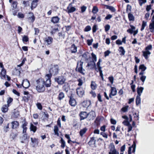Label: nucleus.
I'll list each match as a JSON object with an SVG mask.
<instances>
[{"label": "nucleus", "instance_id": "3c124183", "mask_svg": "<svg viewBox=\"0 0 154 154\" xmlns=\"http://www.w3.org/2000/svg\"><path fill=\"white\" fill-rule=\"evenodd\" d=\"M129 107L128 106H126L123 107L121 110L122 111L124 112H127L128 110V109Z\"/></svg>", "mask_w": 154, "mask_h": 154}, {"label": "nucleus", "instance_id": "4c0bfd02", "mask_svg": "<svg viewBox=\"0 0 154 154\" xmlns=\"http://www.w3.org/2000/svg\"><path fill=\"white\" fill-rule=\"evenodd\" d=\"M139 69H141L142 71H145L146 69V67L144 64H142L139 66Z\"/></svg>", "mask_w": 154, "mask_h": 154}, {"label": "nucleus", "instance_id": "aec40b11", "mask_svg": "<svg viewBox=\"0 0 154 154\" xmlns=\"http://www.w3.org/2000/svg\"><path fill=\"white\" fill-rule=\"evenodd\" d=\"M90 100H86L84 101L82 103V105L84 107L87 108L91 105Z\"/></svg>", "mask_w": 154, "mask_h": 154}, {"label": "nucleus", "instance_id": "0e129e2a", "mask_svg": "<svg viewBox=\"0 0 154 154\" xmlns=\"http://www.w3.org/2000/svg\"><path fill=\"white\" fill-rule=\"evenodd\" d=\"M13 99L12 98L10 97H8V100H7V104H8L9 105V104L11 103L12 102V101H13Z\"/></svg>", "mask_w": 154, "mask_h": 154}, {"label": "nucleus", "instance_id": "79ce46f5", "mask_svg": "<svg viewBox=\"0 0 154 154\" xmlns=\"http://www.w3.org/2000/svg\"><path fill=\"white\" fill-rule=\"evenodd\" d=\"M37 2L35 1H33L31 3V9H33V8H35L37 5Z\"/></svg>", "mask_w": 154, "mask_h": 154}, {"label": "nucleus", "instance_id": "052dcab7", "mask_svg": "<svg viewBox=\"0 0 154 154\" xmlns=\"http://www.w3.org/2000/svg\"><path fill=\"white\" fill-rule=\"evenodd\" d=\"M30 98V95L28 94L26 95L23 97V99L25 101H27Z\"/></svg>", "mask_w": 154, "mask_h": 154}, {"label": "nucleus", "instance_id": "39448f33", "mask_svg": "<svg viewBox=\"0 0 154 154\" xmlns=\"http://www.w3.org/2000/svg\"><path fill=\"white\" fill-rule=\"evenodd\" d=\"M51 77V75L49 74H47L45 77V86L47 87H50L51 84V82L50 79Z\"/></svg>", "mask_w": 154, "mask_h": 154}, {"label": "nucleus", "instance_id": "412c9836", "mask_svg": "<svg viewBox=\"0 0 154 154\" xmlns=\"http://www.w3.org/2000/svg\"><path fill=\"white\" fill-rule=\"evenodd\" d=\"M96 66L95 63L91 61L88 64L87 66L89 67L90 69H91L95 67Z\"/></svg>", "mask_w": 154, "mask_h": 154}, {"label": "nucleus", "instance_id": "8fccbe9b", "mask_svg": "<svg viewBox=\"0 0 154 154\" xmlns=\"http://www.w3.org/2000/svg\"><path fill=\"white\" fill-rule=\"evenodd\" d=\"M134 118L135 120H139V115L136 113L133 114Z\"/></svg>", "mask_w": 154, "mask_h": 154}, {"label": "nucleus", "instance_id": "49530a36", "mask_svg": "<svg viewBox=\"0 0 154 154\" xmlns=\"http://www.w3.org/2000/svg\"><path fill=\"white\" fill-rule=\"evenodd\" d=\"M146 25V23L144 21H143L142 22V27L140 29L141 31H143L144 29V28Z\"/></svg>", "mask_w": 154, "mask_h": 154}, {"label": "nucleus", "instance_id": "9d476101", "mask_svg": "<svg viewBox=\"0 0 154 154\" xmlns=\"http://www.w3.org/2000/svg\"><path fill=\"white\" fill-rule=\"evenodd\" d=\"M110 151L109 154H119L118 152L116 150L114 145L111 144L109 146Z\"/></svg>", "mask_w": 154, "mask_h": 154}, {"label": "nucleus", "instance_id": "680f3d73", "mask_svg": "<svg viewBox=\"0 0 154 154\" xmlns=\"http://www.w3.org/2000/svg\"><path fill=\"white\" fill-rule=\"evenodd\" d=\"M9 124L8 123L6 125H5L4 127V131L6 132H7L8 131V128H9Z\"/></svg>", "mask_w": 154, "mask_h": 154}, {"label": "nucleus", "instance_id": "423d86ee", "mask_svg": "<svg viewBox=\"0 0 154 154\" xmlns=\"http://www.w3.org/2000/svg\"><path fill=\"white\" fill-rule=\"evenodd\" d=\"M55 80L59 85H62L64 83L66 79L64 76H61L55 78Z\"/></svg>", "mask_w": 154, "mask_h": 154}, {"label": "nucleus", "instance_id": "e2e57ef3", "mask_svg": "<svg viewBox=\"0 0 154 154\" xmlns=\"http://www.w3.org/2000/svg\"><path fill=\"white\" fill-rule=\"evenodd\" d=\"M91 29V26H86L85 29V31L86 32H88L90 31Z\"/></svg>", "mask_w": 154, "mask_h": 154}, {"label": "nucleus", "instance_id": "e433bc0d", "mask_svg": "<svg viewBox=\"0 0 154 154\" xmlns=\"http://www.w3.org/2000/svg\"><path fill=\"white\" fill-rule=\"evenodd\" d=\"M91 88L93 90H95L97 88V85L94 82H92L91 85Z\"/></svg>", "mask_w": 154, "mask_h": 154}, {"label": "nucleus", "instance_id": "f03ea898", "mask_svg": "<svg viewBox=\"0 0 154 154\" xmlns=\"http://www.w3.org/2000/svg\"><path fill=\"white\" fill-rule=\"evenodd\" d=\"M152 48V46L150 45L146 47L145 51H142L143 55L145 59L147 60L148 59V55L151 54V52L149 51L151 50Z\"/></svg>", "mask_w": 154, "mask_h": 154}, {"label": "nucleus", "instance_id": "58836bf2", "mask_svg": "<svg viewBox=\"0 0 154 154\" xmlns=\"http://www.w3.org/2000/svg\"><path fill=\"white\" fill-rule=\"evenodd\" d=\"M17 16L19 18L23 19L25 17V15L22 12H19L17 14Z\"/></svg>", "mask_w": 154, "mask_h": 154}, {"label": "nucleus", "instance_id": "c85d7f7f", "mask_svg": "<svg viewBox=\"0 0 154 154\" xmlns=\"http://www.w3.org/2000/svg\"><path fill=\"white\" fill-rule=\"evenodd\" d=\"M59 129L58 127L57 126H54V134L57 135V136H59V134L58 133Z\"/></svg>", "mask_w": 154, "mask_h": 154}, {"label": "nucleus", "instance_id": "09e8293b", "mask_svg": "<svg viewBox=\"0 0 154 154\" xmlns=\"http://www.w3.org/2000/svg\"><path fill=\"white\" fill-rule=\"evenodd\" d=\"M58 31H59V30L58 28H54L51 32V33L52 35Z\"/></svg>", "mask_w": 154, "mask_h": 154}, {"label": "nucleus", "instance_id": "6ab92c4d", "mask_svg": "<svg viewBox=\"0 0 154 154\" xmlns=\"http://www.w3.org/2000/svg\"><path fill=\"white\" fill-rule=\"evenodd\" d=\"M60 18L58 16L53 17L51 18V21L53 23H57L59 22Z\"/></svg>", "mask_w": 154, "mask_h": 154}, {"label": "nucleus", "instance_id": "7c9ffc66", "mask_svg": "<svg viewBox=\"0 0 154 154\" xmlns=\"http://www.w3.org/2000/svg\"><path fill=\"white\" fill-rule=\"evenodd\" d=\"M87 130V129L86 128H85L81 130L80 131V136L82 137L84 134H85Z\"/></svg>", "mask_w": 154, "mask_h": 154}, {"label": "nucleus", "instance_id": "a19ab883", "mask_svg": "<svg viewBox=\"0 0 154 154\" xmlns=\"http://www.w3.org/2000/svg\"><path fill=\"white\" fill-rule=\"evenodd\" d=\"M107 8L110 10L112 12H114L116 11V9L115 8L110 6H107Z\"/></svg>", "mask_w": 154, "mask_h": 154}, {"label": "nucleus", "instance_id": "f8f14e48", "mask_svg": "<svg viewBox=\"0 0 154 154\" xmlns=\"http://www.w3.org/2000/svg\"><path fill=\"white\" fill-rule=\"evenodd\" d=\"M22 85L26 88H28L30 85L29 81L27 79H24L22 83Z\"/></svg>", "mask_w": 154, "mask_h": 154}, {"label": "nucleus", "instance_id": "1a4fd4ad", "mask_svg": "<svg viewBox=\"0 0 154 154\" xmlns=\"http://www.w3.org/2000/svg\"><path fill=\"white\" fill-rule=\"evenodd\" d=\"M95 112L91 111L88 114L87 119L89 121L93 120L95 117Z\"/></svg>", "mask_w": 154, "mask_h": 154}, {"label": "nucleus", "instance_id": "c756f323", "mask_svg": "<svg viewBox=\"0 0 154 154\" xmlns=\"http://www.w3.org/2000/svg\"><path fill=\"white\" fill-rule=\"evenodd\" d=\"M30 129L31 131H32L34 133H35L36 131L37 128L36 126H34L32 123H31Z\"/></svg>", "mask_w": 154, "mask_h": 154}, {"label": "nucleus", "instance_id": "864d4df0", "mask_svg": "<svg viewBox=\"0 0 154 154\" xmlns=\"http://www.w3.org/2000/svg\"><path fill=\"white\" fill-rule=\"evenodd\" d=\"M23 42H27L29 40V38L27 36L24 35L23 38Z\"/></svg>", "mask_w": 154, "mask_h": 154}, {"label": "nucleus", "instance_id": "a18cd8bd", "mask_svg": "<svg viewBox=\"0 0 154 154\" xmlns=\"http://www.w3.org/2000/svg\"><path fill=\"white\" fill-rule=\"evenodd\" d=\"M17 1L13 2L12 5V6L13 7V8L15 9L17 8Z\"/></svg>", "mask_w": 154, "mask_h": 154}, {"label": "nucleus", "instance_id": "f257e3e1", "mask_svg": "<svg viewBox=\"0 0 154 154\" xmlns=\"http://www.w3.org/2000/svg\"><path fill=\"white\" fill-rule=\"evenodd\" d=\"M36 82L37 84L36 86V90L39 92L44 91L45 90V80L39 79L36 81Z\"/></svg>", "mask_w": 154, "mask_h": 154}, {"label": "nucleus", "instance_id": "9b49d317", "mask_svg": "<svg viewBox=\"0 0 154 154\" xmlns=\"http://www.w3.org/2000/svg\"><path fill=\"white\" fill-rule=\"evenodd\" d=\"M90 58V56L88 53L86 52L84 53L82 55V60L85 61L86 62L88 61V60Z\"/></svg>", "mask_w": 154, "mask_h": 154}, {"label": "nucleus", "instance_id": "f3484780", "mask_svg": "<svg viewBox=\"0 0 154 154\" xmlns=\"http://www.w3.org/2000/svg\"><path fill=\"white\" fill-rule=\"evenodd\" d=\"M53 41V39L51 37L48 36L45 38V42L47 43L48 45H49L52 43Z\"/></svg>", "mask_w": 154, "mask_h": 154}, {"label": "nucleus", "instance_id": "a878e982", "mask_svg": "<svg viewBox=\"0 0 154 154\" xmlns=\"http://www.w3.org/2000/svg\"><path fill=\"white\" fill-rule=\"evenodd\" d=\"M144 89V88L143 87H138L137 88V93L138 96H140L141 94L142 93Z\"/></svg>", "mask_w": 154, "mask_h": 154}, {"label": "nucleus", "instance_id": "5701e85b", "mask_svg": "<svg viewBox=\"0 0 154 154\" xmlns=\"http://www.w3.org/2000/svg\"><path fill=\"white\" fill-rule=\"evenodd\" d=\"M11 124H12V129L16 128L19 125V122L17 121L12 122Z\"/></svg>", "mask_w": 154, "mask_h": 154}, {"label": "nucleus", "instance_id": "338daca9", "mask_svg": "<svg viewBox=\"0 0 154 154\" xmlns=\"http://www.w3.org/2000/svg\"><path fill=\"white\" fill-rule=\"evenodd\" d=\"M123 124L125 125L128 126L130 124V123L129 122H128L127 120H125L123 122Z\"/></svg>", "mask_w": 154, "mask_h": 154}, {"label": "nucleus", "instance_id": "69168bd1", "mask_svg": "<svg viewBox=\"0 0 154 154\" xmlns=\"http://www.w3.org/2000/svg\"><path fill=\"white\" fill-rule=\"evenodd\" d=\"M110 26L109 25L107 24L105 26V29L106 32H107L110 29Z\"/></svg>", "mask_w": 154, "mask_h": 154}, {"label": "nucleus", "instance_id": "774afa93", "mask_svg": "<svg viewBox=\"0 0 154 154\" xmlns=\"http://www.w3.org/2000/svg\"><path fill=\"white\" fill-rule=\"evenodd\" d=\"M108 79L112 84L113 83L114 78L113 76H110L108 78Z\"/></svg>", "mask_w": 154, "mask_h": 154}, {"label": "nucleus", "instance_id": "6e6d98bb", "mask_svg": "<svg viewBox=\"0 0 154 154\" xmlns=\"http://www.w3.org/2000/svg\"><path fill=\"white\" fill-rule=\"evenodd\" d=\"M139 1V4L140 6H142L143 4L146 2V0H138Z\"/></svg>", "mask_w": 154, "mask_h": 154}, {"label": "nucleus", "instance_id": "7ed1b4c3", "mask_svg": "<svg viewBox=\"0 0 154 154\" xmlns=\"http://www.w3.org/2000/svg\"><path fill=\"white\" fill-rule=\"evenodd\" d=\"M59 70V66L58 65H52L49 70L50 74L51 76V75H57L58 73Z\"/></svg>", "mask_w": 154, "mask_h": 154}, {"label": "nucleus", "instance_id": "f704fd0d", "mask_svg": "<svg viewBox=\"0 0 154 154\" xmlns=\"http://www.w3.org/2000/svg\"><path fill=\"white\" fill-rule=\"evenodd\" d=\"M91 56L92 57V60L91 61L92 62H94V63H95V62L97 61V58L96 55L94 54L93 53L91 54Z\"/></svg>", "mask_w": 154, "mask_h": 154}, {"label": "nucleus", "instance_id": "393cba45", "mask_svg": "<svg viewBox=\"0 0 154 154\" xmlns=\"http://www.w3.org/2000/svg\"><path fill=\"white\" fill-rule=\"evenodd\" d=\"M24 135L21 138V142L22 143H24L27 139V134H24Z\"/></svg>", "mask_w": 154, "mask_h": 154}, {"label": "nucleus", "instance_id": "ea45409f", "mask_svg": "<svg viewBox=\"0 0 154 154\" xmlns=\"http://www.w3.org/2000/svg\"><path fill=\"white\" fill-rule=\"evenodd\" d=\"M128 17L129 20L130 21L134 20V17L133 15L131 13H129L128 14Z\"/></svg>", "mask_w": 154, "mask_h": 154}, {"label": "nucleus", "instance_id": "603ef678", "mask_svg": "<svg viewBox=\"0 0 154 154\" xmlns=\"http://www.w3.org/2000/svg\"><path fill=\"white\" fill-rule=\"evenodd\" d=\"M102 62V60L101 59H99L98 60V61L97 63V66L98 69H100V68H101V69H102L101 67L100 66V63Z\"/></svg>", "mask_w": 154, "mask_h": 154}, {"label": "nucleus", "instance_id": "37998d69", "mask_svg": "<svg viewBox=\"0 0 154 154\" xmlns=\"http://www.w3.org/2000/svg\"><path fill=\"white\" fill-rule=\"evenodd\" d=\"M13 114V116L14 118H17L19 116V112L17 111H14Z\"/></svg>", "mask_w": 154, "mask_h": 154}, {"label": "nucleus", "instance_id": "473e14b6", "mask_svg": "<svg viewBox=\"0 0 154 154\" xmlns=\"http://www.w3.org/2000/svg\"><path fill=\"white\" fill-rule=\"evenodd\" d=\"M6 72V70L4 68H3V69H2L1 72V75H2V76L4 78H5V77Z\"/></svg>", "mask_w": 154, "mask_h": 154}, {"label": "nucleus", "instance_id": "4d7b16f0", "mask_svg": "<svg viewBox=\"0 0 154 154\" xmlns=\"http://www.w3.org/2000/svg\"><path fill=\"white\" fill-rule=\"evenodd\" d=\"M133 81H132V83L131 84V88L132 89V91L133 92H134L135 91V86L134 85H132L133 83Z\"/></svg>", "mask_w": 154, "mask_h": 154}, {"label": "nucleus", "instance_id": "cd10ccee", "mask_svg": "<svg viewBox=\"0 0 154 154\" xmlns=\"http://www.w3.org/2000/svg\"><path fill=\"white\" fill-rule=\"evenodd\" d=\"M95 142L96 140H95L94 137H92L91 138L88 143L89 145L91 146L94 144L95 143Z\"/></svg>", "mask_w": 154, "mask_h": 154}, {"label": "nucleus", "instance_id": "c03bdc74", "mask_svg": "<svg viewBox=\"0 0 154 154\" xmlns=\"http://www.w3.org/2000/svg\"><path fill=\"white\" fill-rule=\"evenodd\" d=\"M149 28L150 30H154V21H152V23L150 24Z\"/></svg>", "mask_w": 154, "mask_h": 154}, {"label": "nucleus", "instance_id": "4be33fe9", "mask_svg": "<svg viewBox=\"0 0 154 154\" xmlns=\"http://www.w3.org/2000/svg\"><path fill=\"white\" fill-rule=\"evenodd\" d=\"M9 105L8 104H5L3 106L2 110L3 112L5 113L7 112L8 110V107H9Z\"/></svg>", "mask_w": 154, "mask_h": 154}, {"label": "nucleus", "instance_id": "13d9d810", "mask_svg": "<svg viewBox=\"0 0 154 154\" xmlns=\"http://www.w3.org/2000/svg\"><path fill=\"white\" fill-rule=\"evenodd\" d=\"M60 141L61 143V146L64 148L65 146V142L62 138H61Z\"/></svg>", "mask_w": 154, "mask_h": 154}, {"label": "nucleus", "instance_id": "2f4dec72", "mask_svg": "<svg viewBox=\"0 0 154 154\" xmlns=\"http://www.w3.org/2000/svg\"><path fill=\"white\" fill-rule=\"evenodd\" d=\"M140 96L137 95L136 99V103L137 105H138L140 103Z\"/></svg>", "mask_w": 154, "mask_h": 154}, {"label": "nucleus", "instance_id": "4468645a", "mask_svg": "<svg viewBox=\"0 0 154 154\" xmlns=\"http://www.w3.org/2000/svg\"><path fill=\"white\" fill-rule=\"evenodd\" d=\"M28 20L32 23H33L35 20V17L32 12H29L28 14Z\"/></svg>", "mask_w": 154, "mask_h": 154}, {"label": "nucleus", "instance_id": "0eeeda50", "mask_svg": "<svg viewBox=\"0 0 154 154\" xmlns=\"http://www.w3.org/2000/svg\"><path fill=\"white\" fill-rule=\"evenodd\" d=\"M28 125V123L25 120H23L22 122V125L21 127L23 129V134H26L27 128V126Z\"/></svg>", "mask_w": 154, "mask_h": 154}, {"label": "nucleus", "instance_id": "de8ad7c7", "mask_svg": "<svg viewBox=\"0 0 154 154\" xmlns=\"http://www.w3.org/2000/svg\"><path fill=\"white\" fill-rule=\"evenodd\" d=\"M92 11L94 14H96L98 11V10L97 7L94 6L93 8Z\"/></svg>", "mask_w": 154, "mask_h": 154}, {"label": "nucleus", "instance_id": "20e7f679", "mask_svg": "<svg viewBox=\"0 0 154 154\" xmlns=\"http://www.w3.org/2000/svg\"><path fill=\"white\" fill-rule=\"evenodd\" d=\"M83 62L80 61L78 62L76 69H78V71L83 75H85V70L83 69L82 65Z\"/></svg>", "mask_w": 154, "mask_h": 154}, {"label": "nucleus", "instance_id": "72a5a7b5", "mask_svg": "<svg viewBox=\"0 0 154 154\" xmlns=\"http://www.w3.org/2000/svg\"><path fill=\"white\" fill-rule=\"evenodd\" d=\"M64 97V94L62 92L60 93L58 96V99L59 100H61Z\"/></svg>", "mask_w": 154, "mask_h": 154}, {"label": "nucleus", "instance_id": "2eb2a0df", "mask_svg": "<svg viewBox=\"0 0 154 154\" xmlns=\"http://www.w3.org/2000/svg\"><path fill=\"white\" fill-rule=\"evenodd\" d=\"M30 139L32 142V145L33 147H34L35 146L38 145V139L35 138L31 137Z\"/></svg>", "mask_w": 154, "mask_h": 154}, {"label": "nucleus", "instance_id": "bf43d9fd", "mask_svg": "<svg viewBox=\"0 0 154 154\" xmlns=\"http://www.w3.org/2000/svg\"><path fill=\"white\" fill-rule=\"evenodd\" d=\"M78 81L79 82V83L78 84V85L79 86H82L83 84V82L82 80L80 79H79L78 80Z\"/></svg>", "mask_w": 154, "mask_h": 154}, {"label": "nucleus", "instance_id": "dca6fc26", "mask_svg": "<svg viewBox=\"0 0 154 154\" xmlns=\"http://www.w3.org/2000/svg\"><path fill=\"white\" fill-rule=\"evenodd\" d=\"M72 5L71 4H69L67 8L68 13L73 12L76 10L75 8L74 7H72Z\"/></svg>", "mask_w": 154, "mask_h": 154}, {"label": "nucleus", "instance_id": "c9c22d12", "mask_svg": "<svg viewBox=\"0 0 154 154\" xmlns=\"http://www.w3.org/2000/svg\"><path fill=\"white\" fill-rule=\"evenodd\" d=\"M119 51L121 53L120 54L121 55H124L125 53V51L123 48L122 47H120L119 48Z\"/></svg>", "mask_w": 154, "mask_h": 154}, {"label": "nucleus", "instance_id": "6e6552de", "mask_svg": "<svg viewBox=\"0 0 154 154\" xmlns=\"http://www.w3.org/2000/svg\"><path fill=\"white\" fill-rule=\"evenodd\" d=\"M76 93L79 97H82L84 94L85 92L83 88L79 87L76 89Z\"/></svg>", "mask_w": 154, "mask_h": 154}, {"label": "nucleus", "instance_id": "bb28decb", "mask_svg": "<svg viewBox=\"0 0 154 154\" xmlns=\"http://www.w3.org/2000/svg\"><path fill=\"white\" fill-rule=\"evenodd\" d=\"M77 47L74 44H72L71 47V50L72 53H75L77 52Z\"/></svg>", "mask_w": 154, "mask_h": 154}, {"label": "nucleus", "instance_id": "5fc2aeb1", "mask_svg": "<svg viewBox=\"0 0 154 154\" xmlns=\"http://www.w3.org/2000/svg\"><path fill=\"white\" fill-rule=\"evenodd\" d=\"M146 76L145 75L141 76L140 77V80L142 82L143 84L144 83L146 79Z\"/></svg>", "mask_w": 154, "mask_h": 154}, {"label": "nucleus", "instance_id": "ddd939ff", "mask_svg": "<svg viewBox=\"0 0 154 154\" xmlns=\"http://www.w3.org/2000/svg\"><path fill=\"white\" fill-rule=\"evenodd\" d=\"M69 104L72 106H75L76 105V102L75 99L72 96L70 97L69 101Z\"/></svg>", "mask_w": 154, "mask_h": 154}, {"label": "nucleus", "instance_id": "a211bd4d", "mask_svg": "<svg viewBox=\"0 0 154 154\" xmlns=\"http://www.w3.org/2000/svg\"><path fill=\"white\" fill-rule=\"evenodd\" d=\"M88 113L85 112H82L79 114L81 120H84L87 118Z\"/></svg>", "mask_w": 154, "mask_h": 154}, {"label": "nucleus", "instance_id": "b1692460", "mask_svg": "<svg viewBox=\"0 0 154 154\" xmlns=\"http://www.w3.org/2000/svg\"><path fill=\"white\" fill-rule=\"evenodd\" d=\"M111 91L110 93L112 95L114 96L117 94V91L116 88L115 87H111Z\"/></svg>", "mask_w": 154, "mask_h": 154}]
</instances>
